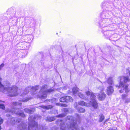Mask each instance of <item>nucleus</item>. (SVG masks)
<instances>
[{"mask_svg": "<svg viewBox=\"0 0 130 130\" xmlns=\"http://www.w3.org/2000/svg\"><path fill=\"white\" fill-rule=\"evenodd\" d=\"M75 116L76 117V118H74L72 116H68L65 120L66 121V122H63L60 120L61 126L62 123V125L63 126V127H65L66 126L67 127L68 125H69V126H70L71 125V124H75V125H76V127L79 126H78L77 123V122L78 123H80L82 120L81 117L77 113L75 115Z\"/></svg>", "mask_w": 130, "mask_h": 130, "instance_id": "obj_1", "label": "nucleus"}, {"mask_svg": "<svg viewBox=\"0 0 130 130\" xmlns=\"http://www.w3.org/2000/svg\"><path fill=\"white\" fill-rule=\"evenodd\" d=\"M86 94L88 96H90V101L89 103H86L83 101H80L78 102L79 105L82 106H85L87 107H92L96 109L97 108L98 103L96 100V96L93 93L89 91H87L86 92Z\"/></svg>", "mask_w": 130, "mask_h": 130, "instance_id": "obj_2", "label": "nucleus"}, {"mask_svg": "<svg viewBox=\"0 0 130 130\" xmlns=\"http://www.w3.org/2000/svg\"><path fill=\"white\" fill-rule=\"evenodd\" d=\"M30 122L29 123V126H28L27 125L24 123H22L19 126V128L21 130H28L30 129V127H36V130H43V127L42 125H39V127L37 124V123L33 121L31 122V117H29L28 118Z\"/></svg>", "mask_w": 130, "mask_h": 130, "instance_id": "obj_3", "label": "nucleus"}, {"mask_svg": "<svg viewBox=\"0 0 130 130\" xmlns=\"http://www.w3.org/2000/svg\"><path fill=\"white\" fill-rule=\"evenodd\" d=\"M118 80L119 82V86L116 85V86L118 88L122 87L125 90L126 93L128 92V85L126 83L130 81L129 77L128 76H120L118 78Z\"/></svg>", "mask_w": 130, "mask_h": 130, "instance_id": "obj_4", "label": "nucleus"}, {"mask_svg": "<svg viewBox=\"0 0 130 130\" xmlns=\"http://www.w3.org/2000/svg\"><path fill=\"white\" fill-rule=\"evenodd\" d=\"M47 85H44L43 86L37 95L38 97L42 99H45L47 97V93L51 92L53 91V89L47 90Z\"/></svg>", "mask_w": 130, "mask_h": 130, "instance_id": "obj_5", "label": "nucleus"}, {"mask_svg": "<svg viewBox=\"0 0 130 130\" xmlns=\"http://www.w3.org/2000/svg\"><path fill=\"white\" fill-rule=\"evenodd\" d=\"M38 86H36L35 87H32V88H31L30 87H28L26 88L24 92L23 93L21 94V96H24V95H25L27 94L29 92V90H30L32 92V95H34L35 93H34V92H35L36 90H38Z\"/></svg>", "mask_w": 130, "mask_h": 130, "instance_id": "obj_6", "label": "nucleus"}, {"mask_svg": "<svg viewBox=\"0 0 130 130\" xmlns=\"http://www.w3.org/2000/svg\"><path fill=\"white\" fill-rule=\"evenodd\" d=\"M9 111L11 112L13 114L15 113L22 117H25V115L24 114V113L22 112L21 110L19 109H12L11 110H9Z\"/></svg>", "mask_w": 130, "mask_h": 130, "instance_id": "obj_7", "label": "nucleus"}, {"mask_svg": "<svg viewBox=\"0 0 130 130\" xmlns=\"http://www.w3.org/2000/svg\"><path fill=\"white\" fill-rule=\"evenodd\" d=\"M98 96L99 99L100 100L102 101L104 100L106 96V94L103 92V90L99 94H97Z\"/></svg>", "mask_w": 130, "mask_h": 130, "instance_id": "obj_8", "label": "nucleus"}, {"mask_svg": "<svg viewBox=\"0 0 130 130\" xmlns=\"http://www.w3.org/2000/svg\"><path fill=\"white\" fill-rule=\"evenodd\" d=\"M21 120L17 118H11V120L10 121V122L11 123L13 124H17V123H19L20 122Z\"/></svg>", "mask_w": 130, "mask_h": 130, "instance_id": "obj_9", "label": "nucleus"}, {"mask_svg": "<svg viewBox=\"0 0 130 130\" xmlns=\"http://www.w3.org/2000/svg\"><path fill=\"white\" fill-rule=\"evenodd\" d=\"M107 90V94L108 95L112 94L114 91L113 88L111 86H109L108 87Z\"/></svg>", "mask_w": 130, "mask_h": 130, "instance_id": "obj_10", "label": "nucleus"}, {"mask_svg": "<svg viewBox=\"0 0 130 130\" xmlns=\"http://www.w3.org/2000/svg\"><path fill=\"white\" fill-rule=\"evenodd\" d=\"M73 94L75 96L79 92V89L76 87H74L72 89Z\"/></svg>", "mask_w": 130, "mask_h": 130, "instance_id": "obj_11", "label": "nucleus"}, {"mask_svg": "<svg viewBox=\"0 0 130 130\" xmlns=\"http://www.w3.org/2000/svg\"><path fill=\"white\" fill-rule=\"evenodd\" d=\"M74 107L76 108L78 111L79 112L83 113L85 112V109L83 108L79 107L77 108L76 106H74Z\"/></svg>", "mask_w": 130, "mask_h": 130, "instance_id": "obj_12", "label": "nucleus"}, {"mask_svg": "<svg viewBox=\"0 0 130 130\" xmlns=\"http://www.w3.org/2000/svg\"><path fill=\"white\" fill-rule=\"evenodd\" d=\"M39 107H40L41 108L47 110L49 109L52 108L53 107V106L51 105H48L47 106L42 105L39 106Z\"/></svg>", "mask_w": 130, "mask_h": 130, "instance_id": "obj_13", "label": "nucleus"}, {"mask_svg": "<svg viewBox=\"0 0 130 130\" xmlns=\"http://www.w3.org/2000/svg\"><path fill=\"white\" fill-rule=\"evenodd\" d=\"M66 102H72L73 99L72 98L69 96H65Z\"/></svg>", "mask_w": 130, "mask_h": 130, "instance_id": "obj_14", "label": "nucleus"}, {"mask_svg": "<svg viewBox=\"0 0 130 130\" xmlns=\"http://www.w3.org/2000/svg\"><path fill=\"white\" fill-rule=\"evenodd\" d=\"M107 20V19H104L102 20V21L100 23V24L101 26L102 27H104L105 26V25H104L103 23H106V22Z\"/></svg>", "mask_w": 130, "mask_h": 130, "instance_id": "obj_15", "label": "nucleus"}, {"mask_svg": "<svg viewBox=\"0 0 130 130\" xmlns=\"http://www.w3.org/2000/svg\"><path fill=\"white\" fill-rule=\"evenodd\" d=\"M100 118L99 120V122H102L104 119V116L103 114H101L99 115Z\"/></svg>", "mask_w": 130, "mask_h": 130, "instance_id": "obj_16", "label": "nucleus"}, {"mask_svg": "<svg viewBox=\"0 0 130 130\" xmlns=\"http://www.w3.org/2000/svg\"><path fill=\"white\" fill-rule=\"evenodd\" d=\"M77 95L81 99H85L86 98L85 95L80 92H79Z\"/></svg>", "mask_w": 130, "mask_h": 130, "instance_id": "obj_17", "label": "nucleus"}, {"mask_svg": "<svg viewBox=\"0 0 130 130\" xmlns=\"http://www.w3.org/2000/svg\"><path fill=\"white\" fill-rule=\"evenodd\" d=\"M107 83L109 85H112L113 82L112 78H109L107 80Z\"/></svg>", "mask_w": 130, "mask_h": 130, "instance_id": "obj_18", "label": "nucleus"}, {"mask_svg": "<svg viewBox=\"0 0 130 130\" xmlns=\"http://www.w3.org/2000/svg\"><path fill=\"white\" fill-rule=\"evenodd\" d=\"M24 111L27 113H29V114H31V112L32 111L31 110H30V109H29L27 108H25L24 109Z\"/></svg>", "mask_w": 130, "mask_h": 130, "instance_id": "obj_19", "label": "nucleus"}, {"mask_svg": "<svg viewBox=\"0 0 130 130\" xmlns=\"http://www.w3.org/2000/svg\"><path fill=\"white\" fill-rule=\"evenodd\" d=\"M12 104L13 106H21V105L22 103L15 102H13L12 103Z\"/></svg>", "mask_w": 130, "mask_h": 130, "instance_id": "obj_20", "label": "nucleus"}, {"mask_svg": "<svg viewBox=\"0 0 130 130\" xmlns=\"http://www.w3.org/2000/svg\"><path fill=\"white\" fill-rule=\"evenodd\" d=\"M65 97V96H64L61 98L59 99V101L61 102H66Z\"/></svg>", "mask_w": 130, "mask_h": 130, "instance_id": "obj_21", "label": "nucleus"}, {"mask_svg": "<svg viewBox=\"0 0 130 130\" xmlns=\"http://www.w3.org/2000/svg\"><path fill=\"white\" fill-rule=\"evenodd\" d=\"M47 120L49 122H51L54 120V118L53 117H48L47 118V120Z\"/></svg>", "mask_w": 130, "mask_h": 130, "instance_id": "obj_22", "label": "nucleus"}, {"mask_svg": "<svg viewBox=\"0 0 130 130\" xmlns=\"http://www.w3.org/2000/svg\"><path fill=\"white\" fill-rule=\"evenodd\" d=\"M66 116V114L64 113H62L59 114L57 116L58 117H64Z\"/></svg>", "mask_w": 130, "mask_h": 130, "instance_id": "obj_23", "label": "nucleus"}, {"mask_svg": "<svg viewBox=\"0 0 130 130\" xmlns=\"http://www.w3.org/2000/svg\"><path fill=\"white\" fill-rule=\"evenodd\" d=\"M29 99L28 98H26L24 99H23L22 100V101L23 102H26L28 101Z\"/></svg>", "mask_w": 130, "mask_h": 130, "instance_id": "obj_24", "label": "nucleus"}, {"mask_svg": "<svg viewBox=\"0 0 130 130\" xmlns=\"http://www.w3.org/2000/svg\"><path fill=\"white\" fill-rule=\"evenodd\" d=\"M3 122V120L0 117V130L1 129V125L2 124Z\"/></svg>", "mask_w": 130, "mask_h": 130, "instance_id": "obj_25", "label": "nucleus"}, {"mask_svg": "<svg viewBox=\"0 0 130 130\" xmlns=\"http://www.w3.org/2000/svg\"><path fill=\"white\" fill-rule=\"evenodd\" d=\"M0 108H2L4 109L5 108V106L4 104H0Z\"/></svg>", "mask_w": 130, "mask_h": 130, "instance_id": "obj_26", "label": "nucleus"}, {"mask_svg": "<svg viewBox=\"0 0 130 130\" xmlns=\"http://www.w3.org/2000/svg\"><path fill=\"white\" fill-rule=\"evenodd\" d=\"M127 95L125 94H123L122 95V98L123 99H125L126 97L127 96Z\"/></svg>", "mask_w": 130, "mask_h": 130, "instance_id": "obj_27", "label": "nucleus"}, {"mask_svg": "<svg viewBox=\"0 0 130 130\" xmlns=\"http://www.w3.org/2000/svg\"><path fill=\"white\" fill-rule=\"evenodd\" d=\"M63 111L65 113H67L68 111V110L67 108H66L63 109Z\"/></svg>", "mask_w": 130, "mask_h": 130, "instance_id": "obj_28", "label": "nucleus"}, {"mask_svg": "<svg viewBox=\"0 0 130 130\" xmlns=\"http://www.w3.org/2000/svg\"><path fill=\"white\" fill-rule=\"evenodd\" d=\"M56 101V98H54L52 99L51 100H50L49 101L51 102H55Z\"/></svg>", "mask_w": 130, "mask_h": 130, "instance_id": "obj_29", "label": "nucleus"}, {"mask_svg": "<svg viewBox=\"0 0 130 130\" xmlns=\"http://www.w3.org/2000/svg\"><path fill=\"white\" fill-rule=\"evenodd\" d=\"M4 64L3 63H2L1 65H0V70L1 69L4 67Z\"/></svg>", "mask_w": 130, "mask_h": 130, "instance_id": "obj_30", "label": "nucleus"}, {"mask_svg": "<svg viewBox=\"0 0 130 130\" xmlns=\"http://www.w3.org/2000/svg\"><path fill=\"white\" fill-rule=\"evenodd\" d=\"M126 72L127 73L129 72V75L130 76V71H129V68H128L126 69Z\"/></svg>", "mask_w": 130, "mask_h": 130, "instance_id": "obj_31", "label": "nucleus"}, {"mask_svg": "<svg viewBox=\"0 0 130 130\" xmlns=\"http://www.w3.org/2000/svg\"><path fill=\"white\" fill-rule=\"evenodd\" d=\"M116 128L115 129H114L113 128H110L108 130H116Z\"/></svg>", "mask_w": 130, "mask_h": 130, "instance_id": "obj_32", "label": "nucleus"}, {"mask_svg": "<svg viewBox=\"0 0 130 130\" xmlns=\"http://www.w3.org/2000/svg\"><path fill=\"white\" fill-rule=\"evenodd\" d=\"M99 89H100L101 90V91L103 90V89H103V87H102V88L101 89H100V88H99Z\"/></svg>", "mask_w": 130, "mask_h": 130, "instance_id": "obj_33", "label": "nucleus"}, {"mask_svg": "<svg viewBox=\"0 0 130 130\" xmlns=\"http://www.w3.org/2000/svg\"><path fill=\"white\" fill-rule=\"evenodd\" d=\"M99 89H100L101 90V91L103 90V89H103V87H102V88L101 89H100V88H99Z\"/></svg>", "mask_w": 130, "mask_h": 130, "instance_id": "obj_34", "label": "nucleus"}, {"mask_svg": "<svg viewBox=\"0 0 130 130\" xmlns=\"http://www.w3.org/2000/svg\"><path fill=\"white\" fill-rule=\"evenodd\" d=\"M119 92L120 93H121L123 92V91H122V90H120Z\"/></svg>", "mask_w": 130, "mask_h": 130, "instance_id": "obj_35", "label": "nucleus"}, {"mask_svg": "<svg viewBox=\"0 0 130 130\" xmlns=\"http://www.w3.org/2000/svg\"><path fill=\"white\" fill-rule=\"evenodd\" d=\"M60 104V103H57L56 104V105H59Z\"/></svg>", "mask_w": 130, "mask_h": 130, "instance_id": "obj_36", "label": "nucleus"}, {"mask_svg": "<svg viewBox=\"0 0 130 130\" xmlns=\"http://www.w3.org/2000/svg\"><path fill=\"white\" fill-rule=\"evenodd\" d=\"M6 115L7 117L10 116V115L8 114H7Z\"/></svg>", "mask_w": 130, "mask_h": 130, "instance_id": "obj_37", "label": "nucleus"}, {"mask_svg": "<svg viewBox=\"0 0 130 130\" xmlns=\"http://www.w3.org/2000/svg\"><path fill=\"white\" fill-rule=\"evenodd\" d=\"M2 101L1 100H0V102H2Z\"/></svg>", "mask_w": 130, "mask_h": 130, "instance_id": "obj_38", "label": "nucleus"}, {"mask_svg": "<svg viewBox=\"0 0 130 130\" xmlns=\"http://www.w3.org/2000/svg\"><path fill=\"white\" fill-rule=\"evenodd\" d=\"M63 104H62L61 105V106H63Z\"/></svg>", "mask_w": 130, "mask_h": 130, "instance_id": "obj_39", "label": "nucleus"}, {"mask_svg": "<svg viewBox=\"0 0 130 130\" xmlns=\"http://www.w3.org/2000/svg\"><path fill=\"white\" fill-rule=\"evenodd\" d=\"M76 104H77V103H76Z\"/></svg>", "mask_w": 130, "mask_h": 130, "instance_id": "obj_40", "label": "nucleus"}]
</instances>
